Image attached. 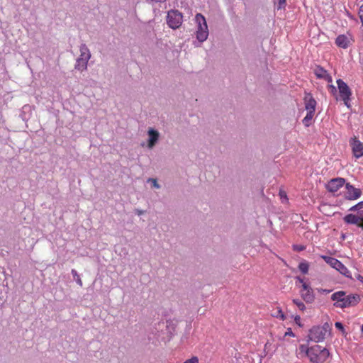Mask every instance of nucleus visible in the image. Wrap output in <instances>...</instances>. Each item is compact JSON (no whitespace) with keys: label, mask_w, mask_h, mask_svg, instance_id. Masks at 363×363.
<instances>
[{"label":"nucleus","mask_w":363,"mask_h":363,"mask_svg":"<svg viewBox=\"0 0 363 363\" xmlns=\"http://www.w3.org/2000/svg\"><path fill=\"white\" fill-rule=\"evenodd\" d=\"M362 331L363 332V325H362Z\"/></svg>","instance_id":"c03bdc74"},{"label":"nucleus","mask_w":363,"mask_h":363,"mask_svg":"<svg viewBox=\"0 0 363 363\" xmlns=\"http://www.w3.org/2000/svg\"><path fill=\"white\" fill-rule=\"evenodd\" d=\"M294 320H295V321H296V323L297 324H298L299 325H301V324H300L301 317H300L299 315H296V316L295 317Z\"/></svg>","instance_id":"58836bf2"},{"label":"nucleus","mask_w":363,"mask_h":363,"mask_svg":"<svg viewBox=\"0 0 363 363\" xmlns=\"http://www.w3.org/2000/svg\"><path fill=\"white\" fill-rule=\"evenodd\" d=\"M296 249L299 250V251H301V250H303L304 249V247L298 246V247H296Z\"/></svg>","instance_id":"a19ab883"},{"label":"nucleus","mask_w":363,"mask_h":363,"mask_svg":"<svg viewBox=\"0 0 363 363\" xmlns=\"http://www.w3.org/2000/svg\"><path fill=\"white\" fill-rule=\"evenodd\" d=\"M296 279H297V280H298V281H299L302 285H303V283H305V282H304L303 279H302V278H301V277H296Z\"/></svg>","instance_id":"ea45409f"},{"label":"nucleus","mask_w":363,"mask_h":363,"mask_svg":"<svg viewBox=\"0 0 363 363\" xmlns=\"http://www.w3.org/2000/svg\"><path fill=\"white\" fill-rule=\"evenodd\" d=\"M196 23V37L199 43H203L206 40L208 36V28L205 17L201 13H197L195 16Z\"/></svg>","instance_id":"7ed1b4c3"},{"label":"nucleus","mask_w":363,"mask_h":363,"mask_svg":"<svg viewBox=\"0 0 363 363\" xmlns=\"http://www.w3.org/2000/svg\"><path fill=\"white\" fill-rule=\"evenodd\" d=\"M350 145L354 157L359 158L363 156V143L354 137L350 140Z\"/></svg>","instance_id":"9b49d317"},{"label":"nucleus","mask_w":363,"mask_h":363,"mask_svg":"<svg viewBox=\"0 0 363 363\" xmlns=\"http://www.w3.org/2000/svg\"><path fill=\"white\" fill-rule=\"evenodd\" d=\"M341 100H342V101H343L344 104H345V105L348 108H351V104H350L351 96L347 97V99H341Z\"/></svg>","instance_id":"c756f323"},{"label":"nucleus","mask_w":363,"mask_h":363,"mask_svg":"<svg viewBox=\"0 0 363 363\" xmlns=\"http://www.w3.org/2000/svg\"><path fill=\"white\" fill-rule=\"evenodd\" d=\"M300 295L303 300L307 303H312L315 299L313 289L307 283H303V285H301Z\"/></svg>","instance_id":"6e6552de"},{"label":"nucleus","mask_w":363,"mask_h":363,"mask_svg":"<svg viewBox=\"0 0 363 363\" xmlns=\"http://www.w3.org/2000/svg\"><path fill=\"white\" fill-rule=\"evenodd\" d=\"M331 299L335 301L334 303L335 306L344 308L357 304L359 297L354 294L347 296L345 291H339L332 294Z\"/></svg>","instance_id":"f257e3e1"},{"label":"nucleus","mask_w":363,"mask_h":363,"mask_svg":"<svg viewBox=\"0 0 363 363\" xmlns=\"http://www.w3.org/2000/svg\"><path fill=\"white\" fill-rule=\"evenodd\" d=\"M320 257L331 267L338 271L341 274L344 275L347 278H352V275L350 270L340 261H339L336 258L326 255H321Z\"/></svg>","instance_id":"423d86ee"},{"label":"nucleus","mask_w":363,"mask_h":363,"mask_svg":"<svg viewBox=\"0 0 363 363\" xmlns=\"http://www.w3.org/2000/svg\"><path fill=\"white\" fill-rule=\"evenodd\" d=\"M71 273L73 276L74 281L80 286H82V281L75 269H72Z\"/></svg>","instance_id":"4be33fe9"},{"label":"nucleus","mask_w":363,"mask_h":363,"mask_svg":"<svg viewBox=\"0 0 363 363\" xmlns=\"http://www.w3.org/2000/svg\"><path fill=\"white\" fill-rule=\"evenodd\" d=\"M309 350H310V347H308V346H307V345H301L299 346V351H300V353H303V354H305L307 357H308Z\"/></svg>","instance_id":"a878e982"},{"label":"nucleus","mask_w":363,"mask_h":363,"mask_svg":"<svg viewBox=\"0 0 363 363\" xmlns=\"http://www.w3.org/2000/svg\"><path fill=\"white\" fill-rule=\"evenodd\" d=\"M328 89L330 90V92L333 95L335 96H336V99L337 100L338 97L337 96V89H336V87L334 85H333V84H329L328 85Z\"/></svg>","instance_id":"cd10ccee"},{"label":"nucleus","mask_w":363,"mask_h":363,"mask_svg":"<svg viewBox=\"0 0 363 363\" xmlns=\"http://www.w3.org/2000/svg\"><path fill=\"white\" fill-rule=\"evenodd\" d=\"M151 1H155V2H164L166 0H150Z\"/></svg>","instance_id":"79ce46f5"},{"label":"nucleus","mask_w":363,"mask_h":363,"mask_svg":"<svg viewBox=\"0 0 363 363\" xmlns=\"http://www.w3.org/2000/svg\"><path fill=\"white\" fill-rule=\"evenodd\" d=\"M298 269L303 274H307L308 271V264L306 262H301L298 265Z\"/></svg>","instance_id":"b1692460"},{"label":"nucleus","mask_w":363,"mask_h":363,"mask_svg":"<svg viewBox=\"0 0 363 363\" xmlns=\"http://www.w3.org/2000/svg\"><path fill=\"white\" fill-rule=\"evenodd\" d=\"M335 43L338 47L346 49L350 45V38L346 35H339L335 39Z\"/></svg>","instance_id":"dca6fc26"},{"label":"nucleus","mask_w":363,"mask_h":363,"mask_svg":"<svg viewBox=\"0 0 363 363\" xmlns=\"http://www.w3.org/2000/svg\"><path fill=\"white\" fill-rule=\"evenodd\" d=\"M183 22V16L177 10H170L167 12V23L169 28L175 30L179 28Z\"/></svg>","instance_id":"0eeeda50"},{"label":"nucleus","mask_w":363,"mask_h":363,"mask_svg":"<svg viewBox=\"0 0 363 363\" xmlns=\"http://www.w3.org/2000/svg\"><path fill=\"white\" fill-rule=\"evenodd\" d=\"M356 279L363 283V276H362L361 274H357L356 275Z\"/></svg>","instance_id":"4c0bfd02"},{"label":"nucleus","mask_w":363,"mask_h":363,"mask_svg":"<svg viewBox=\"0 0 363 363\" xmlns=\"http://www.w3.org/2000/svg\"><path fill=\"white\" fill-rule=\"evenodd\" d=\"M304 103L307 112L315 113L316 101L311 94H307L305 96Z\"/></svg>","instance_id":"2eb2a0df"},{"label":"nucleus","mask_w":363,"mask_h":363,"mask_svg":"<svg viewBox=\"0 0 363 363\" xmlns=\"http://www.w3.org/2000/svg\"><path fill=\"white\" fill-rule=\"evenodd\" d=\"M329 351L320 345H314L310 347L308 359L313 363H323L329 357Z\"/></svg>","instance_id":"39448f33"},{"label":"nucleus","mask_w":363,"mask_h":363,"mask_svg":"<svg viewBox=\"0 0 363 363\" xmlns=\"http://www.w3.org/2000/svg\"><path fill=\"white\" fill-rule=\"evenodd\" d=\"M293 303L298 307V308L301 311H304L306 310V306L305 304L303 303V302H302L301 300L299 299H294L293 300Z\"/></svg>","instance_id":"5701e85b"},{"label":"nucleus","mask_w":363,"mask_h":363,"mask_svg":"<svg viewBox=\"0 0 363 363\" xmlns=\"http://www.w3.org/2000/svg\"><path fill=\"white\" fill-rule=\"evenodd\" d=\"M147 147L149 149H152L155 146V145L159 141L160 133L152 128H149L147 130Z\"/></svg>","instance_id":"4468645a"},{"label":"nucleus","mask_w":363,"mask_h":363,"mask_svg":"<svg viewBox=\"0 0 363 363\" xmlns=\"http://www.w3.org/2000/svg\"><path fill=\"white\" fill-rule=\"evenodd\" d=\"M184 363H199V358L194 356L186 359Z\"/></svg>","instance_id":"c85d7f7f"},{"label":"nucleus","mask_w":363,"mask_h":363,"mask_svg":"<svg viewBox=\"0 0 363 363\" xmlns=\"http://www.w3.org/2000/svg\"><path fill=\"white\" fill-rule=\"evenodd\" d=\"M280 196H281V197H282V196H284L285 199H286V194H285L284 192H281H281H280Z\"/></svg>","instance_id":"37998d69"},{"label":"nucleus","mask_w":363,"mask_h":363,"mask_svg":"<svg viewBox=\"0 0 363 363\" xmlns=\"http://www.w3.org/2000/svg\"><path fill=\"white\" fill-rule=\"evenodd\" d=\"M345 183V179L337 177L330 179L326 184V189L328 191L335 193Z\"/></svg>","instance_id":"ddd939ff"},{"label":"nucleus","mask_w":363,"mask_h":363,"mask_svg":"<svg viewBox=\"0 0 363 363\" xmlns=\"http://www.w3.org/2000/svg\"><path fill=\"white\" fill-rule=\"evenodd\" d=\"M346 192L345 197L347 200L354 201L359 199L362 195V191L360 189L354 187L350 183L345 184Z\"/></svg>","instance_id":"9d476101"},{"label":"nucleus","mask_w":363,"mask_h":363,"mask_svg":"<svg viewBox=\"0 0 363 363\" xmlns=\"http://www.w3.org/2000/svg\"><path fill=\"white\" fill-rule=\"evenodd\" d=\"M335 326L336 328H337L338 330H341L342 333L345 332L344 326H343V325L340 322H336L335 323Z\"/></svg>","instance_id":"2f4dec72"},{"label":"nucleus","mask_w":363,"mask_h":363,"mask_svg":"<svg viewBox=\"0 0 363 363\" xmlns=\"http://www.w3.org/2000/svg\"><path fill=\"white\" fill-rule=\"evenodd\" d=\"M147 182L151 183L152 186L155 189H160L161 187L156 179L149 178Z\"/></svg>","instance_id":"bb28decb"},{"label":"nucleus","mask_w":363,"mask_h":363,"mask_svg":"<svg viewBox=\"0 0 363 363\" xmlns=\"http://www.w3.org/2000/svg\"><path fill=\"white\" fill-rule=\"evenodd\" d=\"M313 116L314 113L307 112L306 116L302 120V123L306 127H309L311 125Z\"/></svg>","instance_id":"aec40b11"},{"label":"nucleus","mask_w":363,"mask_h":363,"mask_svg":"<svg viewBox=\"0 0 363 363\" xmlns=\"http://www.w3.org/2000/svg\"><path fill=\"white\" fill-rule=\"evenodd\" d=\"M314 73H315V76L319 79H324L326 77V75L328 74V72L325 69H323V67H321L320 66H318L314 69Z\"/></svg>","instance_id":"6ab92c4d"},{"label":"nucleus","mask_w":363,"mask_h":363,"mask_svg":"<svg viewBox=\"0 0 363 363\" xmlns=\"http://www.w3.org/2000/svg\"><path fill=\"white\" fill-rule=\"evenodd\" d=\"M330 331V327L328 323L323 325L314 326L309 330L308 339L315 342H323Z\"/></svg>","instance_id":"20e7f679"},{"label":"nucleus","mask_w":363,"mask_h":363,"mask_svg":"<svg viewBox=\"0 0 363 363\" xmlns=\"http://www.w3.org/2000/svg\"><path fill=\"white\" fill-rule=\"evenodd\" d=\"M323 79H325L329 83H331L333 82V78L329 74H328Z\"/></svg>","instance_id":"f704fd0d"},{"label":"nucleus","mask_w":363,"mask_h":363,"mask_svg":"<svg viewBox=\"0 0 363 363\" xmlns=\"http://www.w3.org/2000/svg\"><path fill=\"white\" fill-rule=\"evenodd\" d=\"M272 315V316L279 318L280 320H282L286 319V316L280 308H277V310L274 311Z\"/></svg>","instance_id":"412c9836"},{"label":"nucleus","mask_w":363,"mask_h":363,"mask_svg":"<svg viewBox=\"0 0 363 363\" xmlns=\"http://www.w3.org/2000/svg\"><path fill=\"white\" fill-rule=\"evenodd\" d=\"M337 89L339 91L340 99H347V97L352 96V91L348 85L341 79H338L336 81Z\"/></svg>","instance_id":"f8f14e48"},{"label":"nucleus","mask_w":363,"mask_h":363,"mask_svg":"<svg viewBox=\"0 0 363 363\" xmlns=\"http://www.w3.org/2000/svg\"><path fill=\"white\" fill-rule=\"evenodd\" d=\"M79 52L80 55L78 58L88 61L90 60L91 57V52L88 47L86 45V44H81V45L79 46Z\"/></svg>","instance_id":"f3484780"},{"label":"nucleus","mask_w":363,"mask_h":363,"mask_svg":"<svg viewBox=\"0 0 363 363\" xmlns=\"http://www.w3.org/2000/svg\"><path fill=\"white\" fill-rule=\"evenodd\" d=\"M358 13L361 20L362 25L363 26V4L359 7Z\"/></svg>","instance_id":"7c9ffc66"},{"label":"nucleus","mask_w":363,"mask_h":363,"mask_svg":"<svg viewBox=\"0 0 363 363\" xmlns=\"http://www.w3.org/2000/svg\"><path fill=\"white\" fill-rule=\"evenodd\" d=\"M362 208H363V201H360L358 203H357L356 205L352 206L349 211H362Z\"/></svg>","instance_id":"393cba45"},{"label":"nucleus","mask_w":363,"mask_h":363,"mask_svg":"<svg viewBox=\"0 0 363 363\" xmlns=\"http://www.w3.org/2000/svg\"><path fill=\"white\" fill-rule=\"evenodd\" d=\"M317 290L320 293H323V294H329L331 292V290H330V289H318Z\"/></svg>","instance_id":"72a5a7b5"},{"label":"nucleus","mask_w":363,"mask_h":363,"mask_svg":"<svg viewBox=\"0 0 363 363\" xmlns=\"http://www.w3.org/2000/svg\"><path fill=\"white\" fill-rule=\"evenodd\" d=\"M286 5V0H279L278 9L284 8Z\"/></svg>","instance_id":"473e14b6"},{"label":"nucleus","mask_w":363,"mask_h":363,"mask_svg":"<svg viewBox=\"0 0 363 363\" xmlns=\"http://www.w3.org/2000/svg\"><path fill=\"white\" fill-rule=\"evenodd\" d=\"M343 220L347 224H354L363 230V211L358 212L357 215L350 213L346 215Z\"/></svg>","instance_id":"1a4fd4ad"},{"label":"nucleus","mask_w":363,"mask_h":363,"mask_svg":"<svg viewBox=\"0 0 363 363\" xmlns=\"http://www.w3.org/2000/svg\"><path fill=\"white\" fill-rule=\"evenodd\" d=\"M173 328L167 322H159L152 330L155 338L158 342L169 341L172 335Z\"/></svg>","instance_id":"f03ea898"},{"label":"nucleus","mask_w":363,"mask_h":363,"mask_svg":"<svg viewBox=\"0 0 363 363\" xmlns=\"http://www.w3.org/2000/svg\"><path fill=\"white\" fill-rule=\"evenodd\" d=\"M135 212L138 216H141L145 213V211L138 208L135 210Z\"/></svg>","instance_id":"e433bc0d"},{"label":"nucleus","mask_w":363,"mask_h":363,"mask_svg":"<svg viewBox=\"0 0 363 363\" xmlns=\"http://www.w3.org/2000/svg\"><path fill=\"white\" fill-rule=\"evenodd\" d=\"M294 336V333L292 332L291 328H289L287 331L285 333V336Z\"/></svg>","instance_id":"c9c22d12"},{"label":"nucleus","mask_w":363,"mask_h":363,"mask_svg":"<svg viewBox=\"0 0 363 363\" xmlns=\"http://www.w3.org/2000/svg\"><path fill=\"white\" fill-rule=\"evenodd\" d=\"M88 62V60L77 58L74 65V69L80 72L86 70Z\"/></svg>","instance_id":"a211bd4d"}]
</instances>
